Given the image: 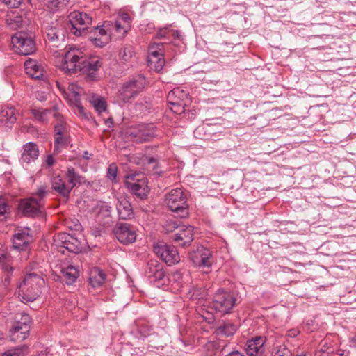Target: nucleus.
I'll use <instances>...</instances> for the list:
<instances>
[{
  "label": "nucleus",
  "mask_w": 356,
  "mask_h": 356,
  "mask_svg": "<svg viewBox=\"0 0 356 356\" xmlns=\"http://www.w3.org/2000/svg\"><path fill=\"white\" fill-rule=\"evenodd\" d=\"M44 286V280L35 273L27 274L19 286L18 293L22 302H33L41 293V289Z\"/></svg>",
  "instance_id": "1"
},
{
  "label": "nucleus",
  "mask_w": 356,
  "mask_h": 356,
  "mask_svg": "<svg viewBox=\"0 0 356 356\" xmlns=\"http://www.w3.org/2000/svg\"><path fill=\"white\" fill-rule=\"evenodd\" d=\"M165 202L168 207L177 216L184 218L188 216L187 195L183 189L180 188L172 189L165 195Z\"/></svg>",
  "instance_id": "2"
},
{
  "label": "nucleus",
  "mask_w": 356,
  "mask_h": 356,
  "mask_svg": "<svg viewBox=\"0 0 356 356\" xmlns=\"http://www.w3.org/2000/svg\"><path fill=\"white\" fill-rule=\"evenodd\" d=\"M47 194V187L40 186L33 196L23 200L19 203V209L26 216L33 217L42 212L44 199Z\"/></svg>",
  "instance_id": "3"
},
{
  "label": "nucleus",
  "mask_w": 356,
  "mask_h": 356,
  "mask_svg": "<svg viewBox=\"0 0 356 356\" xmlns=\"http://www.w3.org/2000/svg\"><path fill=\"white\" fill-rule=\"evenodd\" d=\"M123 134L124 138L129 141L142 143L155 137V129L153 124H137L127 127Z\"/></svg>",
  "instance_id": "4"
},
{
  "label": "nucleus",
  "mask_w": 356,
  "mask_h": 356,
  "mask_svg": "<svg viewBox=\"0 0 356 356\" xmlns=\"http://www.w3.org/2000/svg\"><path fill=\"white\" fill-rule=\"evenodd\" d=\"M31 324V316L24 312L17 313L9 332L10 338L15 342L26 339L29 335Z\"/></svg>",
  "instance_id": "5"
},
{
  "label": "nucleus",
  "mask_w": 356,
  "mask_h": 356,
  "mask_svg": "<svg viewBox=\"0 0 356 356\" xmlns=\"http://www.w3.org/2000/svg\"><path fill=\"white\" fill-rule=\"evenodd\" d=\"M147 83L143 75H137L123 84L119 90V99L124 103L131 102L145 88Z\"/></svg>",
  "instance_id": "6"
},
{
  "label": "nucleus",
  "mask_w": 356,
  "mask_h": 356,
  "mask_svg": "<svg viewBox=\"0 0 356 356\" xmlns=\"http://www.w3.org/2000/svg\"><path fill=\"white\" fill-rule=\"evenodd\" d=\"M15 51L22 55H30L36 50L34 35L31 32L19 31L11 38Z\"/></svg>",
  "instance_id": "7"
},
{
  "label": "nucleus",
  "mask_w": 356,
  "mask_h": 356,
  "mask_svg": "<svg viewBox=\"0 0 356 356\" xmlns=\"http://www.w3.org/2000/svg\"><path fill=\"white\" fill-rule=\"evenodd\" d=\"M54 244L58 248V251L65 254V250L70 252L78 254L85 248L84 241H81L67 233H60L54 238Z\"/></svg>",
  "instance_id": "8"
},
{
  "label": "nucleus",
  "mask_w": 356,
  "mask_h": 356,
  "mask_svg": "<svg viewBox=\"0 0 356 356\" xmlns=\"http://www.w3.org/2000/svg\"><path fill=\"white\" fill-rule=\"evenodd\" d=\"M236 304V298L234 294L220 289L216 293L212 306L209 309H215L222 314H228Z\"/></svg>",
  "instance_id": "9"
},
{
  "label": "nucleus",
  "mask_w": 356,
  "mask_h": 356,
  "mask_svg": "<svg viewBox=\"0 0 356 356\" xmlns=\"http://www.w3.org/2000/svg\"><path fill=\"white\" fill-rule=\"evenodd\" d=\"M83 57V53L79 49L70 48L65 54L60 66L61 70L68 74L79 71Z\"/></svg>",
  "instance_id": "10"
},
{
  "label": "nucleus",
  "mask_w": 356,
  "mask_h": 356,
  "mask_svg": "<svg viewBox=\"0 0 356 356\" xmlns=\"http://www.w3.org/2000/svg\"><path fill=\"white\" fill-rule=\"evenodd\" d=\"M72 26L71 31L77 36H80L92 23L91 17L83 12L73 11L67 17Z\"/></svg>",
  "instance_id": "11"
},
{
  "label": "nucleus",
  "mask_w": 356,
  "mask_h": 356,
  "mask_svg": "<svg viewBox=\"0 0 356 356\" xmlns=\"http://www.w3.org/2000/svg\"><path fill=\"white\" fill-rule=\"evenodd\" d=\"M125 184L129 190L140 199H144L148 193L147 184L143 175L140 173L126 176Z\"/></svg>",
  "instance_id": "12"
},
{
  "label": "nucleus",
  "mask_w": 356,
  "mask_h": 356,
  "mask_svg": "<svg viewBox=\"0 0 356 356\" xmlns=\"http://www.w3.org/2000/svg\"><path fill=\"white\" fill-rule=\"evenodd\" d=\"M154 252L168 266L179 262L180 257L176 248L164 243H158L154 245Z\"/></svg>",
  "instance_id": "13"
},
{
  "label": "nucleus",
  "mask_w": 356,
  "mask_h": 356,
  "mask_svg": "<svg viewBox=\"0 0 356 356\" xmlns=\"http://www.w3.org/2000/svg\"><path fill=\"white\" fill-rule=\"evenodd\" d=\"M163 46V43H152L149 47L148 66L157 72L163 69L165 63Z\"/></svg>",
  "instance_id": "14"
},
{
  "label": "nucleus",
  "mask_w": 356,
  "mask_h": 356,
  "mask_svg": "<svg viewBox=\"0 0 356 356\" xmlns=\"http://www.w3.org/2000/svg\"><path fill=\"white\" fill-rule=\"evenodd\" d=\"M56 85L64 97L72 104L74 105L81 113H83L84 108L81 105L80 97L83 93V89L74 83H70L66 90L59 82Z\"/></svg>",
  "instance_id": "15"
},
{
  "label": "nucleus",
  "mask_w": 356,
  "mask_h": 356,
  "mask_svg": "<svg viewBox=\"0 0 356 356\" xmlns=\"http://www.w3.org/2000/svg\"><path fill=\"white\" fill-rule=\"evenodd\" d=\"M113 232L117 239L123 244L132 243L136 238L134 227L128 223H118Z\"/></svg>",
  "instance_id": "16"
},
{
  "label": "nucleus",
  "mask_w": 356,
  "mask_h": 356,
  "mask_svg": "<svg viewBox=\"0 0 356 356\" xmlns=\"http://www.w3.org/2000/svg\"><path fill=\"white\" fill-rule=\"evenodd\" d=\"M39 154L38 146L33 142H28L22 147L19 161L24 168H27L30 163L38 159Z\"/></svg>",
  "instance_id": "17"
},
{
  "label": "nucleus",
  "mask_w": 356,
  "mask_h": 356,
  "mask_svg": "<svg viewBox=\"0 0 356 356\" xmlns=\"http://www.w3.org/2000/svg\"><path fill=\"white\" fill-rule=\"evenodd\" d=\"M101 66L102 63L98 57H90L89 58L83 57L79 72L87 74L90 79L93 80L96 78V73Z\"/></svg>",
  "instance_id": "18"
},
{
  "label": "nucleus",
  "mask_w": 356,
  "mask_h": 356,
  "mask_svg": "<svg viewBox=\"0 0 356 356\" xmlns=\"http://www.w3.org/2000/svg\"><path fill=\"white\" fill-rule=\"evenodd\" d=\"M173 240L181 246L189 245L193 240V227L181 225L175 234Z\"/></svg>",
  "instance_id": "19"
},
{
  "label": "nucleus",
  "mask_w": 356,
  "mask_h": 356,
  "mask_svg": "<svg viewBox=\"0 0 356 356\" xmlns=\"http://www.w3.org/2000/svg\"><path fill=\"white\" fill-rule=\"evenodd\" d=\"M18 113L12 106H4L0 111V125L6 129L10 128L17 120Z\"/></svg>",
  "instance_id": "20"
},
{
  "label": "nucleus",
  "mask_w": 356,
  "mask_h": 356,
  "mask_svg": "<svg viewBox=\"0 0 356 356\" xmlns=\"http://www.w3.org/2000/svg\"><path fill=\"white\" fill-rule=\"evenodd\" d=\"M28 232L29 229L16 230L13 238V246L15 249L25 250L31 241V236Z\"/></svg>",
  "instance_id": "21"
},
{
  "label": "nucleus",
  "mask_w": 356,
  "mask_h": 356,
  "mask_svg": "<svg viewBox=\"0 0 356 356\" xmlns=\"http://www.w3.org/2000/svg\"><path fill=\"white\" fill-rule=\"evenodd\" d=\"M30 113L36 122L42 124H45L49 122L51 115H53L56 118H58L60 116L57 111L49 108L34 107L30 109Z\"/></svg>",
  "instance_id": "22"
},
{
  "label": "nucleus",
  "mask_w": 356,
  "mask_h": 356,
  "mask_svg": "<svg viewBox=\"0 0 356 356\" xmlns=\"http://www.w3.org/2000/svg\"><path fill=\"white\" fill-rule=\"evenodd\" d=\"M116 208L121 219L127 220L134 217L132 207L126 197L120 195L118 197Z\"/></svg>",
  "instance_id": "23"
},
{
  "label": "nucleus",
  "mask_w": 356,
  "mask_h": 356,
  "mask_svg": "<svg viewBox=\"0 0 356 356\" xmlns=\"http://www.w3.org/2000/svg\"><path fill=\"white\" fill-rule=\"evenodd\" d=\"M145 273L154 281L161 280L165 277L163 265L156 260H151L148 262Z\"/></svg>",
  "instance_id": "24"
},
{
  "label": "nucleus",
  "mask_w": 356,
  "mask_h": 356,
  "mask_svg": "<svg viewBox=\"0 0 356 356\" xmlns=\"http://www.w3.org/2000/svg\"><path fill=\"white\" fill-rule=\"evenodd\" d=\"M265 339L262 337H257L248 340L245 345V351L250 356H256L264 351V345Z\"/></svg>",
  "instance_id": "25"
},
{
  "label": "nucleus",
  "mask_w": 356,
  "mask_h": 356,
  "mask_svg": "<svg viewBox=\"0 0 356 356\" xmlns=\"http://www.w3.org/2000/svg\"><path fill=\"white\" fill-rule=\"evenodd\" d=\"M24 66L26 74L33 79H40L42 77L44 68L37 60L29 58L24 62Z\"/></svg>",
  "instance_id": "26"
},
{
  "label": "nucleus",
  "mask_w": 356,
  "mask_h": 356,
  "mask_svg": "<svg viewBox=\"0 0 356 356\" xmlns=\"http://www.w3.org/2000/svg\"><path fill=\"white\" fill-rule=\"evenodd\" d=\"M91 33L92 35L90 37V40L95 47H103L111 40L110 35L106 34L104 31L99 30L97 27L92 30Z\"/></svg>",
  "instance_id": "27"
},
{
  "label": "nucleus",
  "mask_w": 356,
  "mask_h": 356,
  "mask_svg": "<svg viewBox=\"0 0 356 356\" xmlns=\"http://www.w3.org/2000/svg\"><path fill=\"white\" fill-rule=\"evenodd\" d=\"M52 188L60 195L67 198L70 194V188L65 183L60 175L54 176L51 180Z\"/></svg>",
  "instance_id": "28"
},
{
  "label": "nucleus",
  "mask_w": 356,
  "mask_h": 356,
  "mask_svg": "<svg viewBox=\"0 0 356 356\" xmlns=\"http://www.w3.org/2000/svg\"><path fill=\"white\" fill-rule=\"evenodd\" d=\"M188 90L178 87L169 92L167 99L168 102H179L190 104L191 100L188 98Z\"/></svg>",
  "instance_id": "29"
},
{
  "label": "nucleus",
  "mask_w": 356,
  "mask_h": 356,
  "mask_svg": "<svg viewBox=\"0 0 356 356\" xmlns=\"http://www.w3.org/2000/svg\"><path fill=\"white\" fill-rule=\"evenodd\" d=\"M214 262L212 252L208 249L202 248V274H208L211 271V266Z\"/></svg>",
  "instance_id": "30"
},
{
  "label": "nucleus",
  "mask_w": 356,
  "mask_h": 356,
  "mask_svg": "<svg viewBox=\"0 0 356 356\" xmlns=\"http://www.w3.org/2000/svg\"><path fill=\"white\" fill-rule=\"evenodd\" d=\"M237 330V326L231 322H225L218 326L216 330V333L221 337H228L233 336Z\"/></svg>",
  "instance_id": "31"
},
{
  "label": "nucleus",
  "mask_w": 356,
  "mask_h": 356,
  "mask_svg": "<svg viewBox=\"0 0 356 356\" xmlns=\"http://www.w3.org/2000/svg\"><path fill=\"white\" fill-rule=\"evenodd\" d=\"M105 280V274L98 268H94L90 270L89 281L93 287H98L103 284Z\"/></svg>",
  "instance_id": "32"
},
{
  "label": "nucleus",
  "mask_w": 356,
  "mask_h": 356,
  "mask_svg": "<svg viewBox=\"0 0 356 356\" xmlns=\"http://www.w3.org/2000/svg\"><path fill=\"white\" fill-rule=\"evenodd\" d=\"M63 277L65 283L68 285L72 284L79 276V271L73 266H68L62 270Z\"/></svg>",
  "instance_id": "33"
},
{
  "label": "nucleus",
  "mask_w": 356,
  "mask_h": 356,
  "mask_svg": "<svg viewBox=\"0 0 356 356\" xmlns=\"http://www.w3.org/2000/svg\"><path fill=\"white\" fill-rule=\"evenodd\" d=\"M66 177L68 181V187L70 188V191L74 187L81 183V177L74 170L72 167H68L66 172Z\"/></svg>",
  "instance_id": "34"
},
{
  "label": "nucleus",
  "mask_w": 356,
  "mask_h": 356,
  "mask_svg": "<svg viewBox=\"0 0 356 356\" xmlns=\"http://www.w3.org/2000/svg\"><path fill=\"white\" fill-rule=\"evenodd\" d=\"M89 102L99 113L104 112L106 109V102L102 97L92 95L89 98Z\"/></svg>",
  "instance_id": "35"
},
{
  "label": "nucleus",
  "mask_w": 356,
  "mask_h": 356,
  "mask_svg": "<svg viewBox=\"0 0 356 356\" xmlns=\"http://www.w3.org/2000/svg\"><path fill=\"white\" fill-rule=\"evenodd\" d=\"M47 37L50 41L59 40L60 36H63V30L53 26H45L44 28Z\"/></svg>",
  "instance_id": "36"
},
{
  "label": "nucleus",
  "mask_w": 356,
  "mask_h": 356,
  "mask_svg": "<svg viewBox=\"0 0 356 356\" xmlns=\"http://www.w3.org/2000/svg\"><path fill=\"white\" fill-rule=\"evenodd\" d=\"M9 256L6 250L3 248H0V264L2 268L7 272H12L13 268L10 264Z\"/></svg>",
  "instance_id": "37"
},
{
  "label": "nucleus",
  "mask_w": 356,
  "mask_h": 356,
  "mask_svg": "<svg viewBox=\"0 0 356 356\" xmlns=\"http://www.w3.org/2000/svg\"><path fill=\"white\" fill-rule=\"evenodd\" d=\"M134 53V49L131 46H124L120 49L119 56L120 60L126 63L130 61Z\"/></svg>",
  "instance_id": "38"
},
{
  "label": "nucleus",
  "mask_w": 356,
  "mask_h": 356,
  "mask_svg": "<svg viewBox=\"0 0 356 356\" xmlns=\"http://www.w3.org/2000/svg\"><path fill=\"white\" fill-rule=\"evenodd\" d=\"M114 33L118 38L124 37L127 32L131 29L129 26L115 19L114 24Z\"/></svg>",
  "instance_id": "39"
},
{
  "label": "nucleus",
  "mask_w": 356,
  "mask_h": 356,
  "mask_svg": "<svg viewBox=\"0 0 356 356\" xmlns=\"http://www.w3.org/2000/svg\"><path fill=\"white\" fill-rule=\"evenodd\" d=\"M26 350L24 346H17L6 350L1 356H24Z\"/></svg>",
  "instance_id": "40"
},
{
  "label": "nucleus",
  "mask_w": 356,
  "mask_h": 356,
  "mask_svg": "<svg viewBox=\"0 0 356 356\" xmlns=\"http://www.w3.org/2000/svg\"><path fill=\"white\" fill-rule=\"evenodd\" d=\"M70 0H47L46 4L51 10L55 11L67 5Z\"/></svg>",
  "instance_id": "41"
},
{
  "label": "nucleus",
  "mask_w": 356,
  "mask_h": 356,
  "mask_svg": "<svg viewBox=\"0 0 356 356\" xmlns=\"http://www.w3.org/2000/svg\"><path fill=\"white\" fill-rule=\"evenodd\" d=\"M170 105V108L171 111L177 114H181L184 112L185 107L187 106L189 104L185 102H168Z\"/></svg>",
  "instance_id": "42"
},
{
  "label": "nucleus",
  "mask_w": 356,
  "mask_h": 356,
  "mask_svg": "<svg viewBox=\"0 0 356 356\" xmlns=\"http://www.w3.org/2000/svg\"><path fill=\"white\" fill-rule=\"evenodd\" d=\"M10 213V207L0 195V220L6 219Z\"/></svg>",
  "instance_id": "43"
},
{
  "label": "nucleus",
  "mask_w": 356,
  "mask_h": 356,
  "mask_svg": "<svg viewBox=\"0 0 356 356\" xmlns=\"http://www.w3.org/2000/svg\"><path fill=\"white\" fill-rule=\"evenodd\" d=\"M208 309L209 308H203V307L202 306V319L207 322L209 324H212L215 322L216 317Z\"/></svg>",
  "instance_id": "44"
},
{
  "label": "nucleus",
  "mask_w": 356,
  "mask_h": 356,
  "mask_svg": "<svg viewBox=\"0 0 356 356\" xmlns=\"http://www.w3.org/2000/svg\"><path fill=\"white\" fill-rule=\"evenodd\" d=\"M114 24L115 22L112 21H105L104 22L102 26H98L97 28L99 29V30L104 31L106 34L111 36V35H115L114 33Z\"/></svg>",
  "instance_id": "45"
},
{
  "label": "nucleus",
  "mask_w": 356,
  "mask_h": 356,
  "mask_svg": "<svg viewBox=\"0 0 356 356\" xmlns=\"http://www.w3.org/2000/svg\"><path fill=\"white\" fill-rule=\"evenodd\" d=\"M181 225L173 220H167L163 225V228L166 232H172L175 230L178 231Z\"/></svg>",
  "instance_id": "46"
},
{
  "label": "nucleus",
  "mask_w": 356,
  "mask_h": 356,
  "mask_svg": "<svg viewBox=\"0 0 356 356\" xmlns=\"http://www.w3.org/2000/svg\"><path fill=\"white\" fill-rule=\"evenodd\" d=\"M8 24L13 29H16L21 26L22 24V17L19 15H15L10 17L8 19Z\"/></svg>",
  "instance_id": "47"
},
{
  "label": "nucleus",
  "mask_w": 356,
  "mask_h": 356,
  "mask_svg": "<svg viewBox=\"0 0 356 356\" xmlns=\"http://www.w3.org/2000/svg\"><path fill=\"white\" fill-rule=\"evenodd\" d=\"M118 174V167L115 163L109 165L107 170V177L113 181H116Z\"/></svg>",
  "instance_id": "48"
},
{
  "label": "nucleus",
  "mask_w": 356,
  "mask_h": 356,
  "mask_svg": "<svg viewBox=\"0 0 356 356\" xmlns=\"http://www.w3.org/2000/svg\"><path fill=\"white\" fill-rule=\"evenodd\" d=\"M116 19L118 21L123 23V24L129 26V28L131 29L132 19L128 13H119Z\"/></svg>",
  "instance_id": "49"
},
{
  "label": "nucleus",
  "mask_w": 356,
  "mask_h": 356,
  "mask_svg": "<svg viewBox=\"0 0 356 356\" xmlns=\"http://www.w3.org/2000/svg\"><path fill=\"white\" fill-rule=\"evenodd\" d=\"M273 356H291V351L285 346H280L273 353Z\"/></svg>",
  "instance_id": "50"
},
{
  "label": "nucleus",
  "mask_w": 356,
  "mask_h": 356,
  "mask_svg": "<svg viewBox=\"0 0 356 356\" xmlns=\"http://www.w3.org/2000/svg\"><path fill=\"white\" fill-rule=\"evenodd\" d=\"M66 145V140L63 138V137L60 136H56L55 137L54 142V152L58 153L60 152V149L64 147Z\"/></svg>",
  "instance_id": "51"
},
{
  "label": "nucleus",
  "mask_w": 356,
  "mask_h": 356,
  "mask_svg": "<svg viewBox=\"0 0 356 356\" xmlns=\"http://www.w3.org/2000/svg\"><path fill=\"white\" fill-rule=\"evenodd\" d=\"M189 257L195 266H199L200 265V252L199 250L190 253Z\"/></svg>",
  "instance_id": "52"
},
{
  "label": "nucleus",
  "mask_w": 356,
  "mask_h": 356,
  "mask_svg": "<svg viewBox=\"0 0 356 356\" xmlns=\"http://www.w3.org/2000/svg\"><path fill=\"white\" fill-rule=\"evenodd\" d=\"M1 2L10 8H18L22 3V0H0Z\"/></svg>",
  "instance_id": "53"
},
{
  "label": "nucleus",
  "mask_w": 356,
  "mask_h": 356,
  "mask_svg": "<svg viewBox=\"0 0 356 356\" xmlns=\"http://www.w3.org/2000/svg\"><path fill=\"white\" fill-rule=\"evenodd\" d=\"M168 29L167 27L160 29L156 34L157 38H162L166 36V35L169 33Z\"/></svg>",
  "instance_id": "54"
},
{
  "label": "nucleus",
  "mask_w": 356,
  "mask_h": 356,
  "mask_svg": "<svg viewBox=\"0 0 356 356\" xmlns=\"http://www.w3.org/2000/svg\"><path fill=\"white\" fill-rule=\"evenodd\" d=\"M350 346L353 348H356V333L350 336L348 339Z\"/></svg>",
  "instance_id": "55"
},
{
  "label": "nucleus",
  "mask_w": 356,
  "mask_h": 356,
  "mask_svg": "<svg viewBox=\"0 0 356 356\" xmlns=\"http://www.w3.org/2000/svg\"><path fill=\"white\" fill-rule=\"evenodd\" d=\"M62 131H63V125L60 124H58L55 126V132H56V136H62Z\"/></svg>",
  "instance_id": "56"
},
{
  "label": "nucleus",
  "mask_w": 356,
  "mask_h": 356,
  "mask_svg": "<svg viewBox=\"0 0 356 356\" xmlns=\"http://www.w3.org/2000/svg\"><path fill=\"white\" fill-rule=\"evenodd\" d=\"M54 159L53 156L51 155H48L47 157V159H46V164L49 167H51L54 165Z\"/></svg>",
  "instance_id": "57"
},
{
  "label": "nucleus",
  "mask_w": 356,
  "mask_h": 356,
  "mask_svg": "<svg viewBox=\"0 0 356 356\" xmlns=\"http://www.w3.org/2000/svg\"><path fill=\"white\" fill-rule=\"evenodd\" d=\"M35 97L36 99L40 102L45 101L47 99L46 95L43 92H37Z\"/></svg>",
  "instance_id": "58"
},
{
  "label": "nucleus",
  "mask_w": 356,
  "mask_h": 356,
  "mask_svg": "<svg viewBox=\"0 0 356 356\" xmlns=\"http://www.w3.org/2000/svg\"><path fill=\"white\" fill-rule=\"evenodd\" d=\"M298 331H297L296 330H291L288 332V336H289L291 337H295L298 335Z\"/></svg>",
  "instance_id": "59"
},
{
  "label": "nucleus",
  "mask_w": 356,
  "mask_h": 356,
  "mask_svg": "<svg viewBox=\"0 0 356 356\" xmlns=\"http://www.w3.org/2000/svg\"><path fill=\"white\" fill-rule=\"evenodd\" d=\"M37 356H52L51 355L49 354V353L47 351V349L44 350H42L41 352H40Z\"/></svg>",
  "instance_id": "60"
},
{
  "label": "nucleus",
  "mask_w": 356,
  "mask_h": 356,
  "mask_svg": "<svg viewBox=\"0 0 356 356\" xmlns=\"http://www.w3.org/2000/svg\"><path fill=\"white\" fill-rule=\"evenodd\" d=\"M228 356H243V355L238 351H233Z\"/></svg>",
  "instance_id": "61"
},
{
  "label": "nucleus",
  "mask_w": 356,
  "mask_h": 356,
  "mask_svg": "<svg viewBox=\"0 0 356 356\" xmlns=\"http://www.w3.org/2000/svg\"><path fill=\"white\" fill-rule=\"evenodd\" d=\"M172 32V36L174 37H176L177 38H179L180 37V33L178 31H170Z\"/></svg>",
  "instance_id": "62"
},
{
  "label": "nucleus",
  "mask_w": 356,
  "mask_h": 356,
  "mask_svg": "<svg viewBox=\"0 0 356 356\" xmlns=\"http://www.w3.org/2000/svg\"><path fill=\"white\" fill-rule=\"evenodd\" d=\"M147 161H148L149 163H152L155 162L156 160L153 157H149V158L147 159Z\"/></svg>",
  "instance_id": "63"
},
{
  "label": "nucleus",
  "mask_w": 356,
  "mask_h": 356,
  "mask_svg": "<svg viewBox=\"0 0 356 356\" xmlns=\"http://www.w3.org/2000/svg\"><path fill=\"white\" fill-rule=\"evenodd\" d=\"M87 155H88V152H85V154H84V155H83V156H84V158H86V159H89V157H88Z\"/></svg>",
  "instance_id": "64"
}]
</instances>
